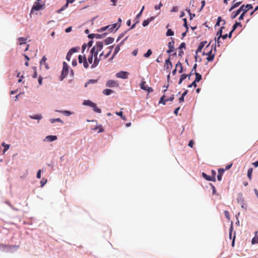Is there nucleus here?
I'll return each instance as SVG.
<instances>
[{
    "label": "nucleus",
    "mask_w": 258,
    "mask_h": 258,
    "mask_svg": "<svg viewBox=\"0 0 258 258\" xmlns=\"http://www.w3.org/2000/svg\"><path fill=\"white\" fill-rule=\"evenodd\" d=\"M99 51L97 50V49L95 47V46H93L90 50V54L95 56H98V54L99 53Z\"/></svg>",
    "instance_id": "nucleus-29"
},
{
    "label": "nucleus",
    "mask_w": 258,
    "mask_h": 258,
    "mask_svg": "<svg viewBox=\"0 0 258 258\" xmlns=\"http://www.w3.org/2000/svg\"><path fill=\"white\" fill-rule=\"evenodd\" d=\"M163 6V4L160 2L158 5H156L154 6L155 10H159L160 8Z\"/></svg>",
    "instance_id": "nucleus-58"
},
{
    "label": "nucleus",
    "mask_w": 258,
    "mask_h": 258,
    "mask_svg": "<svg viewBox=\"0 0 258 258\" xmlns=\"http://www.w3.org/2000/svg\"><path fill=\"white\" fill-rule=\"evenodd\" d=\"M95 103L90 100H85L83 102V105L92 107L94 105Z\"/></svg>",
    "instance_id": "nucleus-26"
},
{
    "label": "nucleus",
    "mask_w": 258,
    "mask_h": 258,
    "mask_svg": "<svg viewBox=\"0 0 258 258\" xmlns=\"http://www.w3.org/2000/svg\"><path fill=\"white\" fill-rule=\"evenodd\" d=\"M49 121L51 123H54L55 122H60L62 124H63V121L60 118H50L49 119Z\"/></svg>",
    "instance_id": "nucleus-36"
},
{
    "label": "nucleus",
    "mask_w": 258,
    "mask_h": 258,
    "mask_svg": "<svg viewBox=\"0 0 258 258\" xmlns=\"http://www.w3.org/2000/svg\"><path fill=\"white\" fill-rule=\"evenodd\" d=\"M72 54V52H71L70 51H68V52H67L66 58L68 61H70Z\"/></svg>",
    "instance_id": "nucleus-55"
},
{
    "label": "nucleus",
    "mask_w": 258,
    "mask_h": 258,
    "mask_svg": "<svg viewBox=\"0 0 258 258\" xmlns=\"http://www.w3.org/2000/svg\"><path fill=\"white\" fill-rule=\"evenodd\" d=\"M258 243V236H255L251 239V244H255Z\"/></svg>",
    "instance_id": "nucleus-54"
},
{
    "label": "nucleus",
    "mask_w": 258,
    "mask_h": 258,
    "mask_svg": "<svg viewBox=\"0 0 258 258\" xmlns=\"http://www.w3.org/2000/svg\"><path fill=\"white\" fill-rule=\"evenodd\" d=\"M171 41L169 42L168 43V49L166 50V52L169 54H171L172 52L175 51L174 48V38L171 37Z\"/></svg>",
    "instance_id": "nucleus-4"
},
{
    "label": "nucleus",
    "mask_w": 258,
    "mask_h": 258,
    "mask_svg": "<svg viewBox=\"0 0 258 258\" xmlns=\"http://www.w3.org/2000/svg\"><path fill=\"white\" fill-rule=\"evenodd\" d=\"M80 49V48L79 46H76L71 48L69 51H71L72 52V54H73L74 53L78 52Z\"/></svg>",
    "instance_id": "nucleus-47"
},
{
    "label": "nucleus",
    "mask_w": 258,
    "mask_h": 258,
    "mask_svg": "<svg viewBox=\"0 0 258 258\" xmlns=\"http://www.w3.org/2000/svg\"><path fill=\"white\" fill-rule=\"evenodd\" d=\"M108 35V33L107 32H104L102 34H96V38L98 39H101L105 37Z\"/></svg>",
    "instance_id": "nucleus-34"
},
{
    "label": "nucleus",
    "mask_w": 258,
    "mask_h": 258,
    "mask_svg": "<svg viewBox=\"0 0 258 258\" xmlns=\"http://www.w3.org/2000/svg\"><path fill=\"white\" fill-rule=\"evenodd\" d=\"M165 97L166 95L165 94L162 95L159 99V103L165 105L166 102L168 101L167 99H166Z\"/></svg>",
    "instance_id": "nucleus-35"
},
{
    "label": "nucleus",
    "mask_w": 258,
    "mask_h": 258,
    "mask_svg": "<svg viewBox=\"0 0 258 258\" xmlns=\"http://www.w3.org/2000/svg\"><path fill=\"white\" fill-rule=\"evenodd\" d=\"M223 22V25H224L226 23V21L223 20L221 16H219L217 18L216 23L215 25V28H216L217 27L220 26L221 22Z\"/></svg>",
    "instance_id": "nucleus-18"
},
{
    "label": "nucleus",
    "mask_w": 258,
    "mask_h": 258,
    "mask_svg": "<svg viewBox=\"0 0 258 258\" xmlns=\"http://www.w3.org/2000/svg\"><path fill=\"white\" fill-rule=\"evenodd\" d=\"M213 46L214 44L212 45V47H213ZM212 49L213 48L206 53V55H207V60L209 62L212 61L215 58V54L212 53Z\"/></svg>",
    "instance_id": "nucleus-10"
},
{
    "label": "nucleus",
    "mask_w": 258,
    "mask_h": 258,
    "mask_svg": "<svg viewBox=\"0 0 258 258\" xmlns=\"http://www.w3.org/2000/svg\"><path fill=\"white\" fill-rule=\"evenodd\" d=\"M126 34V31H123V32L120 33L116 40V42H118L121 38H122L125 36Z\"/></svg>",
    "instance_id": "nucleus-53"
},
{
    "label": "nucleus",
    "mask_w": 258,
    "mask_h": 258,
    "mask_svg": "<svg viewBox=\"0 0 258 258\" xmlns=\"http://www.w3.org/2000/svg\"><path fill=\"white\" fill-rule=\"evenodd\" d=\"M109 27L110 26H109V25L102 27L100 28L97 29L96 31L99 33H101V32H103L106 31L107 30H108V31L109 32Z\"/></svg>",
    "instance_id": "nucleus-32"
},
{
    "label": "nucleus",
    "mask_w": 258,
    "mask_h": 258,
    "mask_svg": "<svg viewBox=\"0 0 258 258\" xmlns=\"http://www.w3.org/2000/svg\"><path fill=\"white\" fill-rule=\"evenodd\" d=\"M214 172L213 176L209 175L205 172H203L202 174V176L203 178L205 179L208 181H216V172L215 171H213Z\"/></svg>",
    "instance_id": "nucleus-6"
},
{
    "label": "nucleus",
    "mask_w": 258,
    "mask_h": 258,
    "mask_svg": "<svg viewBox=\"0 0 258 258\" xmlns=\"http://www.w3.org/2000/svg\"><path fill=\"white\" fill-rule=\"evenodd\" d=\"M109 32H115L119 28L120 25H118L117 23H113L111 25H109Z\"/></svg>",
    "instance_id": "nucleus-13"
},
{
    "label": "nucleus",
    "mask_w": 258,
    "mask_h": 258,
    "mask_svg": "<svg viewBox=\"0 0 258 258\" xmlns=\"http://www.w3.org/2000/svg\"><path fill=\"white\" fill-rule=\"evenodd\" d=\"M88 38L90 40H93L94 38H96V34L91 33L88 35Z\"/></svg>",
    "instance_id": "nucleus-63"
},
{
    "label": "nucleus",
    "mask_w": 258,
    "mask_h": 258,
    "mask_svg": "<svg viewBox=\"0 0 258 258\" xmlns=\"http://www.w3.org/2000/svg\"><path fill=\"white\" fill-rule=\"evenodd\" d=\"M187 78H188L187 75L186 74H182L180 75L179 80L178 81V84H181L182 82L185 80Z\"/></svg>",
    "instance_id": "nucleus-33"
},
{
    "label": "nucleus",
    "mask_w": 258,
    "mask_h": 258,
    "mask_svg": "<svg viewBox=\"0 0 258 258\" xmlns=\"http://www.w3.org/2000/svg\"><path fill=\"white\" fill-rule=\"evenodd\" d=\"M46 60H47V58L46 57V56H43L40 61V66H42L43 64L45 63Z\"/></svg>",
    "instance_id": "nucleus-61"
},
{
    "label": "nucleus",
    "mask_w": 258,
    "mask_h": 258,
    "mask_svg": "<svg viewBox=\"0 0 258 258\" xmlns=\"http://www.w3.org/2000/svg\"><path fill=\"white\" fill-rule=\"evenodd\" d=\"M222 38L221 37H218L217 38H215V44H214V51H216V44H217V46L219 47L220 45V43H221V41L220 40V39Z\"/></svg>",
    "instance_id": "nucleus-25"
},
{
    "label": "nucleus",
    "mask_w": 258,
    "mask_h": 258,
    "mask_svg": "<svg viewBox=\"0 0 258 258\" xmlns=\"http://www.w3.org/2000/svg\"><path fill=\"white\" fill-rule=\"evenodd\" d=\"M8 245H5L2 243L0 244V250L2 251L8 252Z\"/></svg>",
    "instance_id": "nucleus-40"
},
{
    "label": "nucleus",
    "mask_w": 258,
    "mask_h": 258,
    "mask_svg": "<svg viewBox=\"0 0 258 258\" xmlns=\"http://www.w3.org/2000/svg\"><path fill=\"white\" fill-rule=\"evenodd\" d=\"M130 73L126 71H120L117 73L115 76L117 78H120L122 79H126L128 78Z\"/></svg>",
    "instance_id": "nucleus-5"
},
{
    "label": "nucleus",
    "mask_w": 258,
    "mask_h": 258,
    "mask_svg": "<svg viewBox=\"0 0 258 258\" xmlns=\"http://www.w3.org/2000/svg\"><path fill=\"white\" fill-rule=\"evenodd\" d=\"M44 171V168H43L42 169H39L36 173V177L38 179H40L41 177V172Z\"/></svg>",
    "instance_id": "nucleus-52"
},
{
    "label": "nucleus",
    "mask_w": 258,
    "mask_h": 258,
    "mask_svg": "<svg viewBox=\"0 0 258 258\" xmlns=\"http://www.w3.org/2000/svg\"><path fill=\"white\" fill-rule=\"evenodd\" d=\"M197 86V83L194 81L188 85V88H192V87L196 88Z\"/></svg>",
    "instance_id": "nucleus-64"
},
{
    "label": "nucleus",
    "mask_w": 258,
    "mask_h": 258,
    "mask_svg": "<svg viewBox=\"0 0 258 258\" xmlns=\"http://www.w3.org/2000/svg\"><path fill=\"white\" fill-rule=\"evenodd\" d=\"M44 8V5L41 4L40 3L35 2L32 9L31 11H38L43 10Z\"/></svg>",
    "instance_id": "nucleus-8"
},
{
    "label": "nucleus",
    "mask_w": 258,
    "mask_h": 258,
    "mask_svg": "<svg viewBox=\"0 0 258 258\" xmlns=\"http://www.w3.org/2000/svg\"><path fill=\"white\" fill-rule=\"evenodd\" d=\"M18 40L20 45L26 43V39L24 37H19Z\"/></svg>",
    "instance_id": "nucleus-46"
},
{
    "label": "nucleus",
    "mask_w": 258,
    "mask_h": 258,
    "mask_svg": "<svg viewBox=\"0 0 258 258\" xmlns=\"http://www.w3.org/2000/svg\"><path fill=\"white\" fill-rule=\"evenodd\" d=\"M57 139V137L56 135H48L46 136L43 140L44 142H52Z\"/></svg>",
    "instance_id": "nucleus-12"
},
{
    "label": "nucleus",
    "mask_w": 258,
    "mask_h": 258,
    "mask_svg": "<svg viewBox=\"0 0 258 258\" xmlns=\"http://www.w3.org/2000/svg\"><path fill=\"white\" fill-rule=\"evenodd\" d=\"M114 91L110 89H105L103 91V93L106 96H109L113 93Z\"/></svg>",
    "instance_id": "nucleus-37"
},
{
    "label": "nucleus",
    "mask_w": 258,
    "mask_h": 258,
    "mask_svg": "<svg viewBox=\"0 0 258 258\" xmlns=\"http://www.w3.org/2000/svg\"><path fill=\"white\" fill-rule=\"evenodd\" d=\"M165 66H166V70L167 72H170L172 68V63L171 61V55H169L167 58L166 59L165 62Z\"/></svg>",
    "instance_id": "nucleus-7"
},
{
    "label": "nucleus",
    "mask_w": 258,
    "mask_h": 258,
    "mask_svg": "<svg viewBox=\"0 0 258 258\" xmlns=\"http://www.w3.org/2000/svg\"><path fill=\"white\" fill-rule=\"evenodd\" d=\"M99 51H101L103 47V43L102 41H97L96 44L94 46Z\"/></svg>",
    "instance_id": "nucleus-20"
},
{
    "label": "nucleus",
    "mask_w": 258,
    "mask_h": 258,
    "mask_svg": "<svg viewBox=\"0 0 258 258\" xmlns=\"http://www.w3.org/2000/svg\"><path fill=\"white\" fill-rule=\"evenodd\" d=\"M204 48L202 44L199 43L198 48L196 51V53L198 54V53L201 52Z\"/></svg>",
    "instance_id": "nucleus-50"
},
{
    "label": "nucleus",
    "mask_w": 258,
    "mask_h": 258,
    "mask_svg": "<svg viewBox=\"0 0 258 258\" xmlns=\"http://www.w3.org/2000/svg\"><path fill=\"white\" fill-rule=\"evenodd\" d=\"M225 170L223 168H219L218 169V173L217 175V179L218 181H221L222 179V176Z\"/></svg>",
    "instance_id": "nucleus-22"
},
{
    "label": "nucleus",
    "mask_w": 258,
    "mask_h": 258,
    "mask_svg": "<svg viewBox=\"0 0 258 258\" xmlns=\"http://www.w3.org/2000/svg\"><path fill=\"white\" fill-rule=\"evenodd\" d=\"M106 86L110 88H113L115 87L118 86V84L117 81L113 80H109L107 81Z\"/></svg>",
    "instance_id": "nucleus-11"
},
{
    "label": "nucleus",
    "mask_w": 258,
    "mask_h": 258,
    "mask_svg": "<svg viewBox=\"0 0 258 258\" xmlns=\"http://www.w3.org/2000/svg\"><path fill=\"white\" fill-rule=\"evenodd\" d=\"M237 201L238 203H243L244 199L242 198V194L239 193L237 195Z\"/></svg>",
    "instance_id": "nucleus-41"
},
{
    "label": "nucleus",
    "mask_w": 258,
    "mask_h": 258,
    "mask_svg": "<svg viewBox=\"0 0 258 258\" xmlns=\"http://www.w3.org/2000/svg\"><path fill=\"white\" fill-rule=\"evenodd\" d=\"M150 23L149 20L146 19L144 20L142 22V25L143 27H146Z\"/></svg>",
    "instance_id": "nucleus-60"
},
{
    "label": "nucleus",
    "mask_w": 258,
    "mask_h": 258,
    "mask_svg": "<svg viewBox=\"0 0 258 258\" xmlns=\"http://www.w3.org/2000/svg\"><path fill=\"white\" fill-rule=\"evenodd\" d=\"M55 111L60 112L66 116H69L73 113V112H72L70 110H57Z\"/></svg>",
    "instance_id": "nucleus-19"
},
{
    "label": "nucleus",
    "mask_w": 258,
    "mask_h": 258,
    "mask_svg": "<svg viewBox=\"0 0 258 258\" xmlns=\"http://www.w3.org/2000/svg\"><path fill=\"white\" fill-rule=\"evenodd\" d=\"M244 8V5H242L240 6V7L236 11V13L238 15L241 12H242V11H243V8Z\"/></svg>",
    "instance_id": "nucleus-56"
},
{
    "label": "nucleus",
    "mask_w": 258,
    "mask_h": 258,
    "mask_svg": "<svg viewBox=\"0 0 258 258\" xmlns=\"http://www.w3.org/2000/svg\"><path fill=\"white\" fill-rule=\"evenodd\" d=\"M241 26H242V25H241V22H238L235 21L234 24L232 26L231 30L230 31L229 35L230 36L231 35H232V33L235 31V30L236 29V28L238 27H241Z\"/></svg>",
    "instance_id": "nucleus-15"
},
{
    "label": "nucleus",
    "mask_w": 258,
    "mask_h": 258,
    "mask_svg": "<svg viewBox=\"0 0 258 258\" xmlns=\"http://www.w3.org/2000/svg\"><path fill=\"white\" fill-rule=\"evenodd\" d=\"M2 146L4 147L2 150L3 154H4L10 148V145L6 144L5 142H3L1 144Z\"/></svg>",
    "instance_id": "nucleus-27"
},
{
    "label": "nucleus",
    "mask_w": 258,
    "mask_h": 258,
    "mask_svg": "<svg viewBox=\"0 0 258 258\" xmlns=\"http://www.w3.org/2000/svg\"><path fill=\"white\" fill-rule=\"evenodd\" d=\"M32 69L34 70V73L32 75V77L33 78H37V71H36V67H32Z\"/></svg>",
    "instance_id": "nucleus-59"
},
{
    "label": "nucleus",
    "mask_w": 258,
    "mask_h": 258,
    "mask_svg": "<svg viewBox=\"0 0 258 258\" xmlns=\"http://www.w3.org/2000/svg\"><path fill=\"white\" fill-rule=\"evenodd\" d=\"M174 35V32L171 29H168L166 33V36H172Z\"/></svg>",
    "instance_id": "nucleus-45"
},
{
    "label": "nucleus",
    "mask_w": 258,
    "mask_h": 258,
    "mask_svg": "<svg viewBox=\"0 0 258 258\" xmlns=\"http://www.w3.org/2000/svg\"><path fill=\"white\" fill-rule=\"evenodd\" d=\"M114 40V38L111 37H108L104 40V42L105 45H109L113 42Z\"/></svg>",
    "instance_id": "nucleus-28"
},
{
    "label": "nucleus",
    "mask_w": 258,
    "mask_h": 258,
    "mask_svg": "<svg viewBox=\"0 0 258 258\" xmlns=\"http://www.w3.org/2000/svg\"><path fill=\"white\" fill-rule=\"evenodd\" d=\"M197 66H198V65L196 63L194 64L193 67L191 69V71H190V73L187 75L188 80H190V77L192 75H195L194 72H196Z\"/></svg>",
    "instance_id": "nucleus-24"
},
{
    "label": "nucleus",
    "mask_w": 258,
    "mask_h": 258,
    "mask_svg": "<svg viewBox=\"0 0 258 258\" xmlns=\"http://www.w3.org/2000/svg\"><path fill=\"white\" fill-rule=\"evenodd\" d=\"M29 117L32 119L37 120L38 121L42 118V116L40 114H35L33 115H30Z\"/></svg>",
    "instance_id": "nucleus-21"
},
{
    "label": "nucleus",
    "mask_w": 258,
    "mask_h": 258,
    "mask_svg": "<svg viewBox=\"0 0 258 258\" xmlns=\"http://www.w3.org/2000/svg\"><path fill=\"white\" fill-rule=\"evenodd\" d=\"M78 61L79 63H83L86 60H87V57L86 55H79L78 57Z\"/></svg>",
    "instance_id": "nucleus-30"
},
{
    "label": "nucleus",
    "mask_w": 258,
    "mask_h": 258,
    "mask_svg": "<svg viewBox=\"0 0 258 258\" xmlns=\"http://www.w3.org/2000/svg\"><path fill=\"white\" fill-rule=\"evenodd\" d=\"M140 87L141 89L147 91L149 93L153 91V89L152 87H149L146 84V81H145L144 79H143L141 80Z\"/></svg>",
    "instance_id": "nucleus-3"
},
{
    "label": "nucleus",
    "mask_w": 258,
    "mask_h": 258,
    "mask_svg": "<svg viewBox=\"0 0 258 258\" xmlns=\"http://www.w3.org/2000/svg\"><path fill=\"white\" fill-rule=\"evenodd\" d=\"M186 48V44L185 42H181L178 47L179 50H182V49Z\"/></svg>",
    "instance_id": "nucleus-57"
},
{
    "label": "nucleus",
    "mask_w": 258,
    "mask_h": 258,
    "mask_svg": "<svg viewBox=\"0 0 258 258\" xmlns=\"http://www.w3.org/2000/svg\"><path fill=\"white\" fill-rule=\"evenodd\" d=\"M92 108H93V110L94 112L100 113L101 112V109L97 107L96 103L94 104V105H93Z\"/></svg>",
    "instance_id": "nucleus-42"
},
{
    "label": "nucleus",
    "mask_w": 258,
    "mask_h": 258,
    "mask_svg": "<svg viewBox=\"0 0 258 258\" xmlns=\"http://www.w3.org/2000/svg\"><path fill=\"white\" fill-rule=\"evenodd\" d=\"M253 9V6L252 4H247L244 5V8H243V11H242V13L240 14V16L238 18V20L239 21L243 20L244 19V16L246 14V13L250 10H252Z\"/></svg>",
    "instance_id": "nucleus-2"
},
{
    "label": "nucleus",
    "mask_w": 258,
    "mask_h": 258,
    "mask_svg": "<svg viewBox=\"0 0 258 258\" xmlns=\"http://www.w3.org/2000/svg\"><path fill=\"white\" fill-rule=\"evenodd\" d=\"M69 68L70 66L69 64L66 61H63L62 62V69L61 70V75L59 77L60 81H62L67 77L69 72Z\"/></svg>",
    "instance_id": "nucleus-1"
},
{
    "label": "nucleus",
    "mask_w": 258,
    "mask_h": 258,
    "mask_svg": "<svg viewBox=\"0 0 258 258\" xmlns=\"http://www.w3.org/2000/svg\"><path fill=\"white\" fill-rule=\"evenodd\" d=\"M253 172V168L250 167L247 170V177L251 180L252 178V174Z\"/></svg>",
    "instance_id": "nucleus-43"
},
{
    "label": "nucleus",
    "mask_w": 258,
    "mask_h": 258,
    "mask_svg": "<svg viewBox=\"0 0 258 258\" xmlns=\"http://www.w3.org/2000/svg\"><path fill=\"white\" fill-rule=\"evenodd\" d=\"M144 9H145V6H143L142 7L141 10H140V12L136 15L135 19L134 20V24H135V26H136L137 24L139 23V22H140L139 19L141 18Z\"/></svg>",
    "instance_id": "nucleus-9"
},
{
    "label": "nucleus",
    "mask_w": 258,
    "mask_h": 258,
    "mask_svg": "<svg viewBox=\"0 0 258 258\" xmlns=\"http://www.w3.org/2000/svg\"><path fill=\"white\" fill-rule=\"evenodd\" d=\"M115 114L120 116V117L123 120H126V118L125 115L123 114V112L122 111H116Z\"/></svg>",
    "instance_id": "nucleus-39"
},
{
    "label": "nucleus",
    "mask_w": 258,
    "mask_h": 258,
    "mask_svg": "<svg viewBox=\"0 0 258 258\" xmlns=\"http://www.w3.org/2000/svg\"><path fill=\"white\" fill-rule=\"evenodd\" d=\"M101 58L99 57H98V56H95L94 61L93 63L91 66V68L92 69L95 68L98 65L99 62L101 60Z\"/></svg>",
    "instance_id": "nucleus-14"
},
{
    "label": "nucleus",
    "mask_w": 258,
    "mask_h": 258,
    "mask_svg": "<svg viewBox=\"0 0 258 258\" xmlns=\"http://www.w3.org/2000/svg\"><path fill=\"white\" fill-rule=\"evenodd\" d=\"M68 7V3H66L60 9L57 11V13H60L62 11L66 10Z\"/></svg>",
    "instance_id": "nucleus-49"
},
{
    "label": "nucleus",
    "mask_w": 258,
    "mask_h": 258,
    "mask_svg": "<svg viewBox=\"0 0 258 258\" xmlns=\"http://www.w3.org/2000/svg\"><path fill=\"white\" fill-rule=\"evenodd\" d=\"M97 82V80L96 79H90L85 84V87H87L90 84H95Z\"/></svg>",
    "instance_id": "nucleus-38"
},
{
    "label": "nucleus",
    "mask_w": 258,
    "mask_h": 258,
    "mask_svg": "<svg viewBox=\"0 0 258 258\" xmlns=\"http://www.w3.org/2000/svg\"><path fill=\"white\" fill-rule=\"evenodd\" d=\"M188 92V90H185L182 93L181 96L179 98V103H181L184 101V97L187 94Z\"/></svg>",
    "instance_id": "nucleus-23"
},
{
    "label": "nucleus",
    "mask_w": 258,
    "mask_h": 258,
    "mask_svg": "<svg viewBox=\"0 0 258 258\" xmlns=\"http://www.w3.org/2000/svg\"><path fill=\"white\" fill-rule=\"evenodd\" d=\"M201 8H200V9L199 10V12H201L202 11V10L204 9V7L205 6V5H206V2L205 0H202L201 1Z\"/></svg>",
    "instance_id": "nucleus-62"
},
{
    "label": "nucleus",
    "mask_w": 258,
    "mask_h": 258,
    "mask_svg": "<svg viewBox=\"0 0 258 258\" xmlns=\"http://www.w3.org/2000/svg\"><path fill=\"white\" fill-rule=\"evenodd\" d=\"M19 246L13 245H8V252H11L13 253L15 252L17 249L18 248Z\"/></svg>",
    "instance_id": "nucleus-17"
},
{
    "label": "nucleus",
    "mask_w": 258,
    "mask_h": 258,
    "mask_svg": "<svg viewBox=\"0 0 258 258\" xmlns=\"http://www.w3.org/2000/svg\"><path fill=\"white\" fill-rule=\"evenodd\" d=\"M120 46H121L119 45L118 44L115 46L114 52H113V54L114 55H116L118 53V52L119 51V50L120 49Z\"/></svg>",
    "instance_id": "nucleus-51"
},
{
    "label": "nucleus",
    "mask_w": 258,
    "mask_h": 258,
    "mask_svg": "<svg viewBox=\"0 0 258 258\" xmlns=\"http://www.w3.org/2000/svg\"><path fill=\"white\" fill-rule=\"evenodd\" d=\"M235 1L236 0H234L232 2L231 6L228 10L229 12H231L233 10L239 7L242 3V2H235Z\"/></svg>",
    "instance_id": "nucleus-16"
},
{
    "label": "nucleus",
    "mask_w": 258,
    "mask_h": 258,
    "mask_svg": "<svg viewBox=\"0 0 258 258\" xmlns=\"http://www.w3.org/2000/svg\"><path fill=\"white\" fill-rule=\"evenodd\" d=\"M152 54V50L151 49H148L147 51L143 54V56L145 58L149 57Z\"/></svg>",
    "instance_id": "nucleus-44"
},
{
    "label": "nucleus",
    "mask_w": 258,
    "mask_h": 258,
    "mask_svg": "<svg viewBox=\"0 0 258 258\" xmlns=\"http://www.w3.org/2000/svg\"><path fill=\"white\" fill-rule=\"evenodd\" d=\"M194 74L196 76L195 80H194L197 83H199L202 79V76L199 73L197 72H194Z\"/></svg>",
    "instance_id": "nucleus-31"
},
{
    "label": "nucleus",
    "mask_w": 258,
    "mask_h": 258,
    "mask_svg": "<svg viewBox=\"0 0 258 258\" xmlns=\"http://www.w3.org/2000/svg\"><path fill=\"white\" fill-rule=\"evenodd\" d=\"M93 58H94V56L90 54L88 55V58H87V61L92 65V64L93 63Z\"/></svg>",
    "instance_id": "nucleus-48"
}]
</instances>
